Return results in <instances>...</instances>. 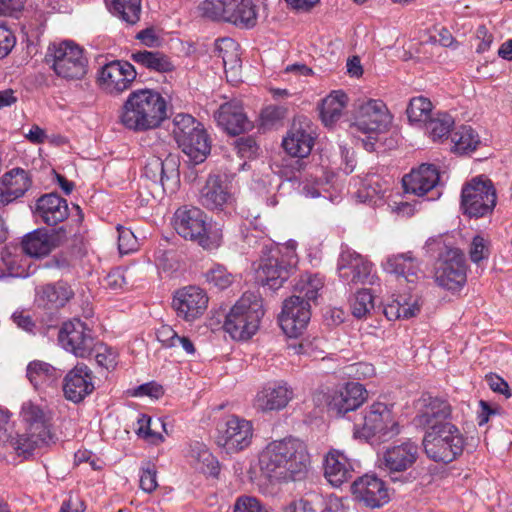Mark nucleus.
Segmentation results:
<instances>
[{"label":"nucleus","instance_id":"nucleus-48","mask_svg":"<svg viewBox=\"0 0 512 512\" xmlns=\"http://www.w3.org/2000/svg\"><path fill=\"white\" fill-rule=\"evenodd\" d=\"M406 112L410 122L424 125L432 117V103L423 96L414 97L410 100Z\"/></svg>","mask_w":512,"mask_h":512},{"label":"nucleus","instance_id":"nucleus-31","mask_svg":"<svg viewBox=\"0 0 512 512\" xmlns=\"http://www.w3.org/2000/svg\"><path fill=\"white\" fill-rule=\"evenodd\" d=\"M216 120L218 125L230 135H239L253 127L252 122L244 113L242 105L238 102L222 104L216 114Z\"/></svg>","mask_w":512,"mask_h":512},{"label":"nucleus","instance_id":"nucleus-2","mask_svg":"<svg viewBox=\"0 0 512 512\" xmlns=\"http://www.w3.org/2000/svg\"><path fill=\"white\" fill-rule=\"evenodd\" d=\"M324 286L323 279L315 274L300 277L294 285V294L283 302L279 317L280 326L288 337L299 336L311 318V304Z\"/></svg>","mask_w":512,"mask_h":512},{"label":"nucleus","instance_id":"nucleus-15","mask_svg":"<svg viewBox=\"0 0 512 512\" xmlns=\"http://www.w3.org/2000/svg\"><path fill=\"white\" fill-rule=\"evenodd\" d=\"M253 426L246 419L230 416L217 427L216 443L227 453H237L252 442Z\"/></svg>","mask_w":512,"mask_h":512},{"label":"nucleus","instance_id":"nucleus-16","mask_svg":"<svg viewBox=\"0 0 512 512\" xmlns=\"http://www.w3.org/2000/svg\"><path fill=\"white\" fill-rule=\"evenodd\" d=\"M418 456V445L407 440L386 448L379 457V468L386 472L393 481H402V476L398 477L397 475L410 469L417 461Z\"/></svg>","mask_w":512,"mask_h":512},{"label":"nucleus","instance_id":"nucleus-6","mask_svg":"<svg viewBox=\"0 0 512 512\" xmlns=\"http://www.w3.org/2000/svg\"><path fill=\"white\" fill-rule=\"evenodd\" d=\"M424 453L434 462L450 463L464 450L466 439L453 423L426 430L422 440Z\"/></svg>","mask_w":512,"mask_h":512},{"label":"nucleus","instance_id":"nucleus-11","mask_svg":"<svg viewBox=\"0 0 512 512\" xmlns=\"http://www.w3.org/2000/svg\"><path fill=\"white\" fill-rule=\"evenodd\" d=\"M401 428L390 408L376 402L369 406L363 415L361 424H355L354 434L359 438L389 441L400 434Z\"/></svg>","mask_w":512,"mask_h":512},{"label":"nucleus","instance_id":"nucleus-50","mask_svg":"<svg viewBox=\"0 0 512 512\" xmlns=\"http://www.w3.org/2000/svg\"><path fill=\"white\" fill-rule=\"evenodd\" d=\"M374 308V297L369 289H361L351 303L352 314L357 318L365 317Z\"/></svg>","mask_w":512,"mask_h":512},{"label":"nucleus","instance_id":"nucleus-29","mask_svg":"<svg viewBox=\"0 0 512 512\" xmlns=\"http://www.w3.org/2000/svg\"><path fill=\"white\" fill-rule=\"evenodd\" d=\"M26 374L35 390L50 393L57 389L63 371L47 362L34 360L28 364Z\"/></svg>","mask_w":512,"mask_h":512},{"label":"nucleus","instance_id":"nucleus-9","mask_svg":"<svg viewBox=\"0 0 512 512\" xmlns=\"http://www.w3.org/2000/svg\"><path fill=\"white\" fill-rule=\"evenodd\" d=\"M199 11L205 18L240 28H252L257 23V9L252 0H204Z\"/></svg>","mask_w":512,"mask_h":512},{"label":"nucleus","instance_id":"nucleus-14","mask_svg":"<svg viewBox=\"0 0 512 512\" xmlns=\"http://www.w3.org/2000/svg\"><path fill=\"white\" fill-rule=\"evenodd\" d=\"M390 123L391 117L386 105L381 100L370 99L359 104L350 132L353 135L361 132L372 138L373 134L385 131Z\"/></svg>","mask_w":512,"mask_h":512},{"label":"nucleus","instance_id":"nucleus-42","mask_svg":"<svg viewBox=\"0 0 512 512\" xmlns=\"http://www.w3.org/2000/svg\"><path fill=\"white\" fill-rule=\"evenodd\" d=\"M215 52L222 59L225 72L232 71L235 74L241 68L239 44L232 38L225 37L216 40Z\"/></svg>","mask_w":512,"mask_h":512},{"label":"nucleus","instance_id":"nucleus-39","mask_svg":"<svg viewBox=\"0 0 512 512\" xmlns=\"http://www.w3.org/2000/svg\"><path fill=\"white\" fill-rule=\"evenodd\" d=\"M21 246L25 254L41 258L51 252L53 242L47 230L38 228L24 236Z\"/></svg>","mask_w":512,"mask_h":512},{"label":"nucleus","instance_id":"nucleus-34","mask_svg":"<svg viewBox=\"0 0 512 512\" xmlns=\"http://www.w3.org/2000/svg\"><path fill=\"white\" fill-rule=\"evenodd\" d=\"M74 293L71 287L65 282L47 284L37 292V303L47 309H57L63 307Z\"/></svg>","mask_w":512,"mask_h":512},{"label":"nucleus","instance_id":"nucleus-33","mask_svg":"<svg viewBox=\"0 0 512 512\" xmlns=\"http://www.w3.org/2000/svg\"><path fill=\"white\" fill-rule=\"evenodd\" d=\"M256 273L258 281L263 286L277 290L290 277L292 271L286 268L276 255L264 254Z\"/></svg>","mask_w":512,"mask_h":512},{"label":"nucleus","instance_id":"nucleus-45","mask_svg":"<svg viewBox=\"0 0 512 512\" xmlns=\"http://www.w3.org/2000/svg\"><path fill=\"white\" fill-rule=\"evenodd\" d=\"M420 307L421 305L417 298L410 297L406 299L402 297L387 304L384 308V314L389 320L410 319L420 312Z\"/></svg>","mask_w":512,"mask_h":512},{"label":"nucleus","instance_id":"nucleus-58","mask_svg":"<svg viewBox=\"0 0 512 512\" xmlns=\"http://www.w3.org/2000/svg\"><path fill=\"white\" fill-rule=\"evenodd\" d=\"M158 486L157 472L154 467L143 468L140 474V488L146 492H153Z\"/></svg>","mask_w":512,"mask_h":512},{"label":"nucleus","instance_id":"nucleus-3","mask_svg":"<svg viewBox=\"0 0 512 512\" xmlns=\"http://www.w3.org/2000/svg\"><path fill=\"white\" fill-rule=\"evenodd\" d=\"M166 117L164 97L153 89H139L124 102L120 121L127 129L139 132L159 127Z\"/></svg>","mask_w":512,"mask_h":512},{"label":"nucleus","instance_id":"nucleus-46","mask_svg":"<svg viewBox=\"0 0 512 512\" xmlns=\"http://www.w3.org/2000/svg\"><path fill=\"white\" fill-rule=\"evenodd\" d=\"M453 149L460 154L476 150L480 144V137L470 126H461L452 134Z\"/></svg>","mask_w":512,"mask_h":512},{"label":"nucleus","instance_id":"nucleus-54","mask_svg":"<svg viewBox=\"0 0 512 512\" xmlns=\"http://www.w3.org/2000/svg\"><path fill=\"white\" fill-rule=\"evenodd\" d=\"M235 148L241 158H253L257 155L259 146L254 138L241 137L235 141Z\"/></svg>","mask_w":512,"mask_h":512},{"label":"nucleus","instance_id":"nucleus-10","mask_svg":"<svg viewBox=\"0 0 512 512\" xmlns=\"http://www.w3.org/2000/svg\"><path fill=\"white\" fill-rule=\"evenodd\" d=\"M46 60L52 63L56 75L66 80H80L87 73L88 59L84 50L72 41L50 45Z\"/></svg>","mask_w":512,"mask_h":512},{"label":"nucleus","instance_id":"nucleus-32","mask_svg":"<svg viewBox=\"0 0 512 512\" xmlns=\"http://www.w3.org/2000/svg\"><path fill=\"white\" fill-rule=\"evenodd\" d=\"M354 473V467L348 457L339 450L327 453L324 462V475L334 487H340L348 482Z\"/></svg>","mask_w":512,"mask_h":512},{"label":"nucleus","instance_id":"nucleus-24","mask_svg":"<svg viewBox=\"0 0 512 512\" xmlns=\"http://www.w3.org/2000/svg\"><path fill=\"white\" fill-rule=\"evenodd\" d=\"M199 203L213 212L233 209L235 198L219 176L211 175L200 190Z\"/></svg>","mask_w":512,"mask_h":512},{"label":"nucleus","instance_id":"nucleus-8","mask_svg":"<svg viewBox=\"0 0 512 512\" xmlns=\"http://www.w3.org/2000/svg\"><path fill=\"white\" fill-rule=\"evenodd\" d=\"M173 226L181 237L198 243L204 249L217 248L222 240L220 229L209 230L205 213L197 207L178 208L174 213Z\"/></svg>","mask_w":512,"mask_h":512},{"label":"nucleus","instance_id":"nucleus-49","mask_svg":"<svg viewBox=\"0 0 512 512\" xmlns=\"http://www.w3.org/2000/svg\"><path fill=\"white\" fill-rule=\"evenodd\" d=\"M296 248V241L289 240L282 245H272L268 250V255H276L280 258V262L285 265L286 268H288L290 271H293L298 263Z\"/></svg>","mask_w":512,"mask_h":512},{"label":"nucleus","instance_id":"nucleus-12","mask_svg":"<svg viewBox=\"0 0 512 512\" xmlns=\"http://www.w3.org/2000/svg\"><path fill=\"white\" fill-rule=\"evenodd\" d=\"M434 279L440 287L452 292L464 287L467 281V266L460 249L445 247L440 252L435 265Z\"/></svg>","mask_w":512,"mask_h":512},{"label":"nucleus","instance_id":"nucleus-7","mask_svg":"<svg viewBox=\"0 0 512 512\" xmlns=\"http://www.w3.org/2000/svg\"><path fill=\"white\" fill-rule=\"evenodd\" d=\"M172 133L179 148L194 164L202 163L210 153L209 136L191 115L177 114L173 119Z\"/></svg>","mask_w":512,"mask_h":512},{"label":"nucleus","instance_id":"nucleus-26","mask_svg":"<svg viewBox=\"0 0 512 512\" xmlns=\"http://www.w3.org/2000/svg\"><path fill=\"white\" fill-rule=\"evenodd\" d=\"M355 498L371 508H378L388 502V491L384 482L375 475H364L352 484Z\"/></svg>","mask_w":512,"mask_h":512},{"label":"nucleus","instance_id":"nucleus-63","mask_svg":"<svg viewBox=\"0 0 512 512\" xmlns=\"http://www.w3.org/2000/svg\"><path fill=\"white\" fill-rule=\"evenodd\" d=\"M85 504L81 497L77 494H70L63 501L59 512H84Z\"/></svg>","mask_w":512,"mask_h":512},{"label":"nucleus","instance_id":"nucleus-25","mask_svg":"<svg viewBox=\"0 0 512 512\" xmlns=\"http://www.w3.org/2000/svg\"><path fill=\"white\" fill-rule=\"evenodd\" d=\"M144 175L159 184L164 193H173L179 182V172L175 159L168 156L165 160L153 156L144 167Z\"/></svg>","mask_w":512,"mask_h":512},{"label":"nucleus","instance_id":"nucleus-36","mask_svg":"<svg viewBox=\"0 0 512 512\" xmlns=\"http://www.w3.org/2000/svg\"><path fill=\"white\" fill-rule=\"evenodd\" d=\"M187 457L194 467L204 474L217 477L220 471L218 460L202 442H192L189 445Z\"/></svg>","mask_w":512,"mask_h":512},{"label":"nucleus","instance_id":"nucleus-35","mask_svg":"<svg viewBox=\"0 0 512 512\" xmlns=\"http://www.w3.org/2000/svg\"><path fill=\"white\" fill-rule=\"evenodd\" d=\"M130 58L139 67L145 68L151 72L169 73L175 69V64L171 58L157 50L144 49L134 51Z\"/></svg>","mask_w":512,"mask_h":512},{"label":"nucleus","instance_id":"nucleus-55","mask_svg":"<svg viewBox=\"0 0 512 512\" xmlns=\"http://www.w3.org/2000/svg\"><path fill=\"white\" fill-rule=\"evenodd\" d=\"M489 255V250L487 246V241L482 236H475L471 243L470 248V259L474 263H479L483 259L487 258Z\"/></svg>","mask_w":512,"mask_h":512},{"label":"nucleus","instance_id":"nucleus-28","mask_svg":"<svg viewBox=\"0 0 512 512\" xmlns=\"http://www.w3.org/2000/svg\"><path fill=\"white\" fill-rule=\"evenodd\" d=\"M94 388L92 371L85 364H77L64 378V395L74 403L81 402Z\"/></svg>","mask_w":512,"mask_h":512},{"label":"nucleus","instance_id":"nucleus-18","mask_svg":"<svg viewBox=\"0 0 512 512\" xmlns=\"http://www.w3.org/2000/svg\"><path fill=\"white\" fill-rule=\"evenodd\" d=\"M439 180L440 174L435 165L422 164L403 176L402 185L406 193L418 197L427 195V200L432 201L441 196L438 189Z\"/></svg>","mask_w":512,"mask_h":512},{"label":"nucleus","instance_id":"nucleus-53","mask_svg":"<svg viewBox=\"0 0 512 512\" xmlns=\"http://www.w3.org/2000/svg\"><path fill=\"white\" fill-rule=\"evenodd\" d=\"M94 350L96 351L95 359L99 366L109 370L113 369L117 364V353L104 344H95Z\"/></svg>","mask_w":512,"mask_h":512},{"label":"nucleus","instance_id":"nucleus-61","mask_svg":"<svg viewBox=\"0 0 512 512\" xmlns=\"http://www.w3.org/2000/svg\"><path fill=\"white\" fill-rule=\"evenodd\" d=\"M157 339L158 341L166 348H175L177 347L176 341H178V334L176 331L168 326L163 325L157 330Z\"/></svg>","mask_w":512,"mask_h":512},{"label":"nucleus","instance_id":"nucleus-38","mask_svg":"<svg viewBox=\"0 0 512 512\" xmlns=\"http://www.w3.org/2000/svg\"><path fill=\"white\" fill-rule=\"evenodd\" d=\"M0 185L14 201L30 189L32 179L28 171L16 167L6 172L0 179Z\"/></svg>","mask_w":512,"mask_h":512},{"label":"nucleus","instance_id":"nucleus-13","mask_svg":"<svg viewBox=\"0 0 512 512\" xmlns=\"http://www.w3.org/2000/svg\"><path fill=\"white\" fill-rule=\"evenodd\" d=\"M496 199L492 181L477 177L462 188L461 207L470 217H484L493 211Z\"/></svg>","mask_w":512,"mask_h":512},{"label":"nucleus","instance_id":"nucleus-22","mask_svg":"<svg viewBox=\"0 0 512 512\" xmlns=\"http://www.w3.org/2000/svg\"><path fill=\"white\" fill-rule=\"evenodd\" d=\"M367 398V390L358 382H348L344 386L333 390L327 399L331 412L338 416L358 409Z\"/></svg>","mask_w":512,"mask_h":512},{"label":"nucleus","instance_id":"nucleus-57","mask_svg":"<svg viewBox=\"0 0 512 512\" xmlns=\"http://www.w3.org/2000/svg\"><path fill=\"white\" fill-rule=\"evenodd\" d=\"M301 193L306 198H316L321 195V189L324 187V183L317 178V176L311 175L310 178L306 177L302 182Z\"/></svg>","mask_w":512,"mask_h":512},{"label":"nucleus","instance_id":"nucleus-64","mask_svg":"<svg viewBox=\"0 0 512 512\" xmlns=\"http://www.w3.org/2000/svg\"><path fill=\"white\" fill-rule=\"evenodd\" d=\"M487 383L489 387L494 391L500 394L505 395L507 398L511 396V392L508 386V383L500 376L495 374H490L486 376Z\"/></svg>","mask_w":512,"mask_h":512},{"label":"nucleus","instance_id":"nucleus-60","mask_svg":"<svg viewBox=\"0 0 512 512\" xmlns=\"http://www.w3.org/2000/svg\"><path fill=\"white\" fill-rule=\"evenodd\" d=\"M15 44L16 38L13 32L5 26H0V59L6 57Z\"/></svg>","mask_w":512,"mask_h":512},{"label":"nucleus","instance_id":"nucleus-5","mask_svg":"<svg viewBox=\"0 0 512 512\" xmlns=\"http://www.w3.org/2000/svg\"><path fill=\"white\" fill-rule=\"evenodd\" d=\"M264 314L261 296L246 292L227 313L223 329L234 340H248L258 331Z\"/></svg>","mask_w":512,"mask_h":512},{"label":"nucleus","instance_id":"nucleus-41","mask_svg":"<svg viewBox=\"0 0 512 512\" xmlns=\"http://www.w3.org/2000/svg\"><path fill=\"white\" fill-rule=\"evenodd\" d=\"M391 184L390 177L384 178L378 174H369L362 181V186L358 191L359 197L364 202L376 204L377 200L384 198L390 191Z\"/></svg>","mask_w":512,"mask_h":512},{"label":"nucleus","instance_id":"nucleus-27","mask_svg":"<svg viewBox=\"0 0 512 512\" xmlns=\"http://www.w3.org/2000/svg\"><path fill=\"white\" fill-rule=\"evenodd\" d=\"M293 398V390L284 381L268 383L257 392L253 405L261 412L278 411L285 408Z\"/></svg>","mask_w":512,"mask_h":512},{"label":"nucleus","instance_id":"nucleus-4","mask_svg":"<svg viewBox=\"0 0 512 512\" xmlns=\"http://www.w3.org/2000/svg\"><path fill=\"white\" fill-rule=\"evenodd\" d=\"M20 418L26 426V431L16 440V450L19 454L30 455L35 449L54 443V436L51 433L52 413L46 405L26 401L21 406Z\"/></svg>","mask_w":512,"mask_h":512},{"label":"nucleus","instance_id":"nucleus-62","mask_svg":"<svg viewBox=\"0 0 512 512\" xmlns=\"http://www.w3.org/2000/svg\"><path fill=\"white\" fill-rule=\"evenodd\" d=\"M260 116L263 126H272L282 119L283 110L277 106H268L262 110Z\"/></svg>","mask_w":512,"mask_h":512},{"label":"nucleus","instance_id":"nucleus-59","mask_svg":"<svg viewBox=\"0 0 512 512\" xmlns=\"http://www.w3.org/2000/svg\"><path fill=\"white\" fill-rule=\"evenodd\" d=\"M234 512H267V510L256 498L244 496L236 501Z\"/></svg>","mask_w":512,"mask_h":512},{"label":"nucleus","instance_id":"nucleus-20","mask_svg":"<svg viewBox=\"0 0 512 512\" xmlns=\"http://www.w3.org/2000/svg\"><path fill=\"white\" fill-rule=\"evenodd\" d=\"M208 296L197 286H187L177 290L173 296L172 307L178 317L186 321L199 318L207 309Z\"/></svg>","mask_w":512,"mask_h":512},{"label":"nucleus","instance_id":"nucleus-30","mask_svg":"<svg viewBox=\"0 0 512 512\" xmlns=\"http://www.w3.org/2000/svg\"><path fill=\"white\" fill-rule=\"evenodd\" d=\"M34 214L49 226L57 225L69 216L67 201L56 193L44 194L38 198Z\"/></svg>","mask_w":512,"mask_h":512},{"label":"nucleus","instance_id":"nucleus-52","mask_svg":"<svg viewBox=\"0 0 512 512\" xmlns=\"http://www.w3.org/2000/svg\"><path fill=\"white\" fill-rule=\"evenodd\" d=\"M118 232V250L121 254H128L136 251L138 248V240L134 233L122 226L117 227Z\"/></svg>","mask_w":512,"mask_h":512},{"label":"nucleus","instance_id":"nucleus-1","mask_svg":"<svg viewBox=\"0 0 512 512\" xmlns=\"http://www.w3.org/2000/svg\"><path fill=\"white\" fill-rule=\"evenodd\" d=\"M310 463L305 443L294 437L270 442L259 456L261 471L279 482L305 479Z\"/></svg>","mask_w":512,"mask_h":512},{"label":"nucleus","instance_id":"nucleus-44","mask_svg":"<svg viewBox=\"0 0 512 512\" xmlns=\"http://www.w3.org/2000/svg\"><path fill=\"white\" fill-rule=\"evenodd\" d=\"M348 97L343 91H333L322 101L321 118L326 126L335 123L342 115Z\"/></svg>","mask_w":512,"mask_h":512},{"label":"nucleus","instance_id":"nucleus-23","mask_svg":"<svg viewBox=\"0 0 512 512\" xmlns=\"http://www.w3.org/2000/svg\"><path fill=\"white\" fill-rule=\"evenodd\" d=\"M420 408L414 419L416 425L427 430H433L437 426L451 423L450 404L441 398L423 395L420 399Z\"/></svg>","mask_w":512,"mask_h":512},{"label":"nucleus","instance_id":"nucleus-56","mask_svg":"<svg viewBox=\"0 0 512 512\" xmlns=\"http://www.w3.org/2000/svg\"><path fill=\"white\" fill-rule=\"evenodd\" d=\"M138 428L137 434L139 436H143L144 438H150L153 441L162 442L164 440L163 436L160 433H155L151 429V425L153 424L152 419L145 415L141 414L137 420Z\"/></svg>","mask_w":512,"mask_h":512},{"label":"nucleus","instance_id":"nucleus-37","mask_svg":"<svg viewBox=\"0 0 512 512\" xmlns=\"http://www.w3.org/2000/svg\"><path fill=\"white\" fill-rule=\"evenodd\" d=\"M384 270L390 274L404 277L408 282H413L410 277H415L419 271V261L412 252L399 253L388 256L383 264Z\"/></svg>","mask_w":512,"mask_h":512},{"label":"nucleus","instance_id":"nucleus-47","mask_svg":"<svg viewBox=\"0 0 512 512\" xmlns=\"http://www.w3.org/2000/svg\"><path fill=\"white\" fill-rule=\"evenodd\" d=\"M454 125V119L447 113H437L425 124V131L433 141L447 137Z\"/></svg>","mask_w":512,"mask_h":512},{"label":"nucleus","instance_id":"nucleus-19","mask_svg":"<svg viewBox=\"0 0 512 512\" xmlns=\"http://www.w3.org/2000/svg\"><path fill=\"white\" fill-rule=\"evenodd\" d=\"M338 273L346 284L373 285L377 277L372 274V264L357 252L346 249L340 254L338 260Z\"/></svg>","mask_w":512,"mask_h":512},{"label":"nucleus","instance_id":"nucleus-51","mask_svg":"<svg viewBox=\"0 0 512 512\" xmlns=\"http://www.w3.org/2000/svg\"><path fill=\"white\" fill-rule=\"evenodd\" d=\"M206 281L223 290L233 283V275L222 265H214L205 273Z\"/></svg>","mask_w":512,"mask_h":512},{"label":"nucleus","instance_id":"nucleus-17","mask_svg":"<svg viewBox=\"0 0 512 512\" xmlns=\"http://www.w3.org/2000/svg\"><path fill=\"white\" fill-rule=\"evenodd\" d=\"M58 340L66 351L80 358L88 357L95 348V339L90 328L77 318L63 323Z\"/></svg>","mask_w":512,"mask_h":512},{"label":"nucleus","instance_id":"nucleus-40","mask_svg":"<svg viewBox=\"0 0 512 512\" xmlns=\"http://www.w3.org/2000/svg\"><path fill=\"white\" fill-rule=\"evenodd\" d=\"M282 145L289 155L305 158L312 150L313 138L303 128L294 126L283 139Z\"/></svg>","mask_w":512,"mask_h":512},{"label":"nucleus","instance_id":"nucleus-21","mask_svg":"<svg viewBox=\"0 0 512 512\" xmlns=\"http://www.w3.org/2000/svg\"><path fill=\"white\" fill-rule=\"evenodd\" d=\"M137 75L135 67L127 61H112L101 68L100 86L110 94H119L128 89Z\"/></svg>","mask_w":512,"mask_h":512},{"label":"nucleus","instance_id":"nucleus-43","mask_svg":"<svg viewBox=\"0 0 512 512\" xmlns=\"http://www.w3.org/2000/svg\"><path fill=\"white\" fill-rule=\"evenodd\" d=\"M109 11L127 25H135L141 17V0H110Z\"/></svg>","mask_w":512,"mask_h":512}]
</instances>
